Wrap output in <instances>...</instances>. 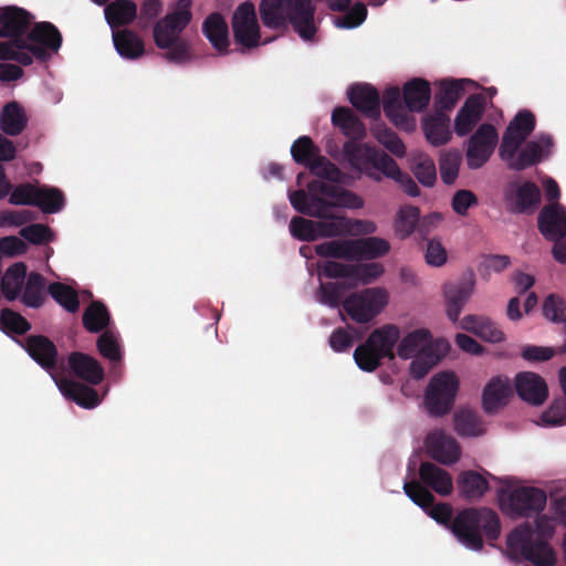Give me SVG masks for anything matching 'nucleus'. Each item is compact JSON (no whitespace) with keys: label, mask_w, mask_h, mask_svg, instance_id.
<instances>
[{"label":"nucleus","mask_w":566,"mask_h":566,"mask_svg":"<svg viewBox=\"0 0 566 566\" xmlns=\"http://www.w3.org/2000/svg\"><path fill=\"white\" fill-rule=\"evenodd\" d=\"M411 359L410 375L416 379L423 378L449 352L450 345L443 338H433L424 327L416 328L400 337V329L394 324L375 329L354 352L357 366L365 371H374L384 359Z\"/></svg>","instance_id":"nucleus-1"},{"label":"nucleus","mask_w":566,"mask_h":566,"mask_svg":"<svg viewBox=\"0 0 566 566\" xmlns=\"http://www.w3.org/2000/svg\"><path fill=\"white\" fill-rule=\"evenodd\" d=\"M29 24L27 11L15 7L0 9V35L11 38L0 41V59L28 65L33 56L44 60L60 49L61 35L51 23H39L22 38Z\"/></svg>","instance_id":"nucleus-2"},{"label":"nucleus","mask_w":566,"mask_h":566,"mask_svg":"<svg viewBox=\"0 0 566 566\" xmlns=\"http://www.w3.org/2000/svg\"><path fill=\"white\" fill-rule=\"evenodd\" d=\"M289 199L296 211L321 219L319 238L345 235V216L334 214V208L355 210L364 207V200L355 192L321 180L311 181L307 192L290 191Z\"/></svg>","instance_id":"nucleus-3"},{"label":"nucleus","mask_w":566,"mask_h":566,"mask_svg":"<svg viewBox=\"0 0 566 566\" xmlns=\"http://www.w3.org/2000/svg\"><path fill=\"white\" fill-rule=\"evenodd\" d=\"M554 533L553 522L546 515L538 516L533 524L525 522L507 534L506 555L534 566H555L557 554L549 543Z\"/></svg>","instance_id":"nucleus-4"},{"label":"nucleus","mask_w":566,"mask_h":566,"mask_svg":"<svg viewBox=\"0 0 566 566\" xmlns=\"http://www.w3.org/2000/svg\"><path fill=\"white\" fill-rule=\"evenodd\" d=\"M535 127V118L527 111L520 112L510 123L502 138L500 148L501 158L515 170L525 169L538 163L549 150L552 140L548 136L527 143L517 155L516 151Z\"/></svg>","instance_id":"nucleus-5"},{"label":"nucleus","mask_w":566,"mask_h":566,"mask_svg":"<svg viewBox=\"0 0 566 566\" xmlns=\"http://www.w3.org/2000/svg\"><path fill=\"white\" fill-rule=\"evenodd\" d=\"M192 0H177L170 11L154 27V41L164 50V57L176 64H184L192 59L190 43L180 36L190 23Z\"/></svg>","instance_id":"nucleus-6"},{"label":"nucleus","mask_w":566,"mask_h":566,"mask_svg":"<svg viewBox=\"0 0 566 566\" xmlns=\"http://www.w3.org/2000/svg\"><path fill=\"white\" fill-rule=\"evenodd\" d=\"M502 525L497 513L488 507H469L453 518L451 532L465 547L480 552L484 541L493 546L501 536Z\"/></svg>","instance_id":"nucleus-7"},{"label":"nucleus","mask_w":566,"mask_h":566,"mask_svg":"<svg viewBox=\"0 0 566 566\" xmlns=\"http://www.w3.org/2000/svg\"><path fill=\"white\" fill-rule=\"evenodd\" d=\"M315 7L311 0H262L260 14L265 27L277 29L290 20L304 41H312L316 33Z\"/></svg>","instance_id":"nucleus-8"},{"label":"nucleus","mask_w":566,"mask_h":566,"mask_svg":"<svg viewBox=\"0 0 566 566\" xmlns=\"http://www.w3.org/2000/svg\"><path fill=\"white\" fill-rule=\"evenodd\" d=\"M492 485L496 488L497 495H545L516 478H496L484 469L463 470L457 476L460 495H484L491 491Z\"/></svg>","instance_id":"nucleus-9"},{"label":"nucleus","mask_w":566,"mask_h":566,"mask_svg":"<svg viewBox=\"0 0 566 566\" xmlns=\"http://www.w3.org/2000/svg\"><path fill=\"white\" fill-rule=\"evenodd\" d=\"M459 387L460 379L454 371L434 374L424 391L423 405L427 412L434 417L448 413L454 405Z\"/></svg>","instance_id":"nucleus-10"},{"label":"nucleus","mask_w":566,"mask_h":566,"mask_svg":"<svg viewBox=\"0 0 566 566\" xmlns=\"http://www.w3.org/2000/svg\"><path fill=\"white\" fill-rule=\"evenodd\" d=\"M389 294L385 289L371 287L350 295L344 301L346 313L358 323H367L388 304Z\"/></svg>","instance_id":"nucleus-11"},{"label":"nucleus","mask_w":566,"mask_h":566,"mask_svg":"<svg viewBox=\"0 0 566 566\" xmlns=\"http://www.w3.org/2000/svg\"><path fill=\"white\" fill-rule=\"evenodd\" d=\"M232 30L235 43L244 49H253L262 43L255 7L252 2L245 1L235 9ZM266 42L263 41V43Z\"/></svg>","instance_id":"nucleus-12"},{"label":"nucleus","mask_w":566,"mask_h":566,"mask_svg":"<svg viewBox=\"0 0 566 566\" xmlns=\"http://www.w3.org/2000/svg\"><path fill=\"white\" fill-rule=\"evenodd\" d=\"M499 142V134L491 124H482L468 142L465 158L470 169H479L488 163Z\"/></svg>","instance_id":"nucleus-13"},{"label":"nucleus","mask_w":566,"mask_h":566,"mask_svg":"<svg viewBox=\"0 0 566 566\" xmlns=\"http://www.w3.org/2000/svg\"><path fill=\"white\" fill-rule=\"evenodd\" d=\"M476 280L472 272L458 281L447 282L442 286V295L448 318L457 323L460 315L474 294Z\"/></svg>","instance_id":"nucleus-14"},{"label":"nucleus","mask_w":566,"mask_h":566,"mask_svg":"<svg viewBox=\"0 0 566 566\" xmlns=\"http://www.w3.org/2000/svg\"><path fill=\"white\" fill-rule=\"evenodd\" d=\"M319 273L327 277H348L357 284H369L385 273L380 263L371 262L357 265H345L334 261H325L318 265Z\"/></svg>","instance_id":"nucleus-15"},{"label":"nucleus","mask_w":566,"mask_h":566,"mask_svg":"<svg viewBox=\"0 0 566 566\" xmlns=\"http://www.w3.org/2000/svg\"><path fill=\"white\" fill-rule=\"evenodd\" d=\"M423 448L432 460L443 465L458 463L462 454L455 438L441 429H433L426 434Z\"/></svg>","instance_id":"nucleus-16"},{"label":"nucleus","mask_w":566,"mask_h":566,"mask_svg":"<svg viewBox=\"0 0 566 566\" xmlns=\"http://www.w3.org/2000/svg\"><path fill=\"white\" fill-rule=\"evenodd\" d=\"M513 396L510 378L503 375L492 377L482 391V407L488 413L504 408Z\"/></svg>","instance_id":"nucleus-17"},{"label":"nucleus","mask_w":566,"mask_h":566,"mask_svg":"<svg viewBox=\"0 0 566 566\" xmlns=\"http://www.w3.org/2000/svg\"><path fill=\"white\" fill-rule=\"evenodd\" d=\"M382 106L386 116L396 127L406 132H412L416 128V119L408 113L406 104H402L398 87H389L385 91Z\"/></svg>","instance_id":"nucleus-18"},{"label":"nucleus","mask_w":566,"mask_h":566,"mask_svg":"<svg viewBox=\"0 0 566 566\" xmlns=\"http://www.w3.org/2000/svg\"><path fill=\"white\" fill-rule=\"evenodd\" d=\"M500 510L510 518L538 516L547 504V497H497Z\"/></svg>","instance_id":"nucleus-19"},{"label":"nucleus","mask_w":566,"mask_h":566,"mask_svg":"<svg viewBox=\"0 0 566 566\" xmlns=\"http://www.w3.org/2000/svg\"><path fill=\"white\" fill-rule=\"evenodd\" d=\"M515 390L524 401L539 406L548 396V388L545 380L532 371H523L515 376Z\"/></svg>","instance_id":"nucleus-20"},{"label":"nucleus","mask_w":566,"mask_h":566,"mask_svg":"<svg viewBox=\"0 0 566 566\" xmlns=\"http://www.w3.org/2000/svg\"><path fill=\"white\" fill-rule=\"evenodd\" d=\"M542 234L551 241H557L566 235V208L553 202L543 208L538 217Z\"/></svg>","instance_id":"nucleus-21"},{"label":"nucleus","mask_w":566,"mask_h":566,"mask_svg":"<svg viewBox=\"0 0 566 566\" xmlns=\"http://www.w3.org/2000/svg\"><path fill=\"white\" fill-rule=\"evenodd\" d=\"M419 478L423 488L436 492L438 495H451L453 491L451 474L432 462L420 464Z\"/></svg>","instance_id":"nucleus-22"},{"label":"nucleus","mask_w":566,"mask_h":566,"mask_svg":"<svg viewBox=\"0 0 566 566\" xmlns=\"http://www.w3.org/2000/svg\"><path fill=\"white\" fill-rule=\"evenodd\" d=\"M483 112L484 98L480 95L470 96L455 116L454 132L457 135H468L480 122Z\"/></svg>","instance_id":"nucleus-23"},{"label":"nucleus","mask_w":566,"mask_h":566,"mask_svg":"<svg viewBox=\"0 0 566 566\" xmlns=\"http://www.w3.org/2000/svg\"><path fill=\"white\" fill-rule=\"evenodd\" d=\"M459 327L475 334L490 343H501L505 339L504 333L489 317L479 315H467L459 321Z\"/></svg>","instance_id":"nucleus-24"},{"label":"nucleus","mask_w":566,"mask_h":566,"mask_svg":"<svg viewBox=\"0 0 566 566\" xmlns=\"http://www.w3.org/2000/svg\"><path fill=\"white\" fill-rule=\"evenodd\" d=\"M52 377L61 394L64 397L75 401L78 406L86 409H92L101 403L102 399L93 388L72 380L57 379L54 376Z\"/></svg>","instance_id":"nucleus-25"},{"label":"nucleus","mask_w":566,"mask_h":566,"mask_svg":"<svg viewBox=\"0 0 566 566\" xmlns=\"http://www.w3.org/2000/svg\"><path fill=\"white\" fill-rule=\"evenodd\" d=\"M403 103L408 113L423 112L429 105L431 98V88L428 81L423 78H412L403 85Z\"/></svg>","instance_id":"nucleus-26"},{"label":"nucleus","mask_w":566,"mask_h":566,"mask_svg":"<svg viewBox=\"0 0 566 566\" xmlns=\"http://www.w3.org/2000/svg\"><path fill=\"white\" fill-rule=\"evenodd\" d=\"M450 119L441 111L427 115L422 119V130L427 140L433 146L447 144L451 138Z\"/></svg>","instance_id":"nucleus-27"},{"label":"nucleus","mask_w":566,"mask_h":566,"mask_svg":"<svg viewBox=\"0 0 566 566\" xmlns=\"http://www.w3.org/2000/svg\"><path fill=\"white\" fill-rule=\"evenodd\" d=\"M390 251L388 240L379 237L353 239V261L374 260Z\"/></svg>","instance_id":"nucleus-28"},{"label":"nucleus","mask_w":566,"mask_h":566,"mask_svg":"<svg viewBox=\"0 0 566 566\" xmlns=\"http://www.w3.org/2000/svg\"><path fill=\"white\" fill-rule=\"evenodd\" d=\"M539 189L533 182L512 185L506 192V199L516 211L535 208L539 202Z\"/></svg>","instance_id":"nucleus-29"},{"label":"nucleus","mask_w":566,"mask_h":566,"mask_svg":"<svg viewBox=\"0 0 566 566\" xmlns=\"http://www.w3.org/2000/svg\"><path fill=\"white\" fill-rule=\"evenodd\" d=\"M348 97L354 107L369 117L379 115V96L370 85H355L348 91Z\"/></svg>","instance_id":"nucleus-30"},{"label":"nucleus","mask_w":566,"mask_h":566,"mask_svg":"<svg viewBox=\"0 0 566 566\" xmlns=\"http://www.w3.org/2000/svg\"><path fill=\"white\" fill-rule=\"evenodd\" d=\"M69 364L77 377L92 385L101 382L104 377V369L99 363L82 353L72 354L69 357Z\"/></svg>","instance_id":"nucleus-31"},{"label":"nucleus","mask_w":566,"mask_h":566,"mask_svg":"<svg viewBox=\"0 0 566 566\" xmlns=\"http://www.w3.org/2000/svg\"><path fill=\"white\" fill-rule=\"evenodd\" d=\"M202 30L212 46L220 53H227L229 46L228 24L219 13L210 14L203 22Z\"/></svg>","instance_id":"nucleus-32"},{"label":"nucleus","mask_w":566,"mask_h":566,"mask_svg":"<svg viewBox=\"0 0 566 566\" xmlns=\"http://www.w3.org/2000/svg\"><path fill=\"white\" fill-rule=\"evenodd\" d=\"M113 42L117 53L128 60H136L145 52L143 40L129 30L113 32Z\"/></svg>","instance_id":"nucleus-33"},{"label":"nucleus","mask_w":566,"mask_h":566,"mask_svg":"<svg viewBox=\"0 0 566 566\" xmlns=\"http://www.w3.org/2000/svg\"><path fill=\"white\" fill-rule=\"evenodd\" d=\"M24 109L15 102L7 104L0 114V128L9 136L19 135L27 126Z\"/></svg>","instance_id":"nucleus-34"},{"label":"nucleus","mask_w":566,"mask_h":566,"mask_svg":"<svg viewBox=\"0 0 566 566\" xmlns=\"http://www.w3.org/2000/svg\"><path fill=\"white\" fill-rule=\"evenodd\" d=\"M332 122L342 129L344 135L352 138L354 142L363 139L366 136L365 126L349 108L339 107L334 109Z\"/></svg>","instance_id":"nucleus-35"},{"label":"nucleus","mask_w":566,"mask_h":566,"mask_svg":"<svg viewBox=\"0 0 566 566\" xmlns=\"http://www.w3.org/2000/svg\"><path fill=\"white\" fill-rule=\"evenodd\" d=\"M378 149L369 144H359L350 140L344 145V154L352 167L361 171L373 166Z\"/></svg>","instance_id":"nucleus-36"},{"label":"nucleus","mask_w":566,"mask_h":566,"mask_svg":"<svg viewBox=\"0 0 566 566\" xmlns=\"http://www.w3.org/2000/svg\"><path fill=\"white\" fill-rule=\"evenodd\" d=\"M29 355L42 367L51 368L56 358V349L52 342L43 336H32L27 340Z\"/></svg>","instance_id":"nucleus-37"},{"label":"nucleus","mask_w":566,"mask_h":566,"mask_svg":"<svg viewBox=\"0 0 566 566\" xmlns=\"http://www.w3.org/2000/svg\"><path fill=\"white\" fill-rule=\"evenodd\" d=\"M104 13L107 23L114 29L130 23L136 18L137 8L129 0H116L105 8Z\"/></svg>","instance_id":"nucleus-38"},{"label":"nucleus","mask_w":566,"mask_h":566,"mask_svg":"<svg viewBox=\"0 0 566 566\" xmlns=\"http://www.w3.org/2000/svg\"><path fill=\"white\" fill-rule=\"evenodd\" d=\"M25 275L27 268L23 263H15L6 271L1 290L8 301H13L20 295Z\"/></svg>","instance_id":"nucleus-39"},{"label":"nucleus","mask_w":566,"mask_h":566,"mask_svg":"<svg viewBox=\"0 0 566 566\" xmlns=\"http://www.w3.org/2000/svg\"><path fill=\"white\" fill-rule=\"evenodd\" d=\"M415 504L420 506L430 517L440 524L449 526L453 522V509L449 503H438L436 497H410Z\"/></svg>","instance_id":"nucleus-40"},{"label":"nucleus","mask_w":566,"mask_h":566,"mask_svg":"<svg viewBox=\"0 0 566 566\" xmlns=\"http://www.w3.org/2000/svg\"><path fill=\"white\" fill-rule=\"evenodd\" d=\"M420 211L413 206H403L397 211L394 222L395 234L399 239H407L418 229Z\"/></svg>","instance_id":"nucleus-41"},{"label":"nucleus","mask_w":566,"mask_h":566,"mask_svg":"<svg viewBox=\"0 0 566 566\" xmlns=\"http://www.w3.org/2000/svg\"><path fill=\"white\" fill-rule=\"evenodd\" d=\"M411 168L420 184L426 187L434 185L437 180L436 165L427 154L420 151L412 153Z\"/></svg>","instance_id":"nucleus-42"},{"label":"nucleus","mask_w":566,"mask_h":566,"mask_svg":"<svg viewBox=\"0 0 566 566\" xmlns=\"http://www.w3.org/2000/svg\"><path fill=\"white\" fill-rule=\"evenodd\" d=\"M454 429L463 437H478L485 432L483 422L471 410H460L454 415Z\"/></svg>","instance_id":"nucleus-43"},{"label":"nucleus","mask_w":566,"mask_h":566,"mask_svg":"<svg viewBox=\"0 0 566 566\" xmlns=\"http://www.w3.org/2000/svg\"><path fill=\"white\" fill-rule=\"evenodd\" d=\"M322 258H334L353 261V239L331 240L315 247Z\"/></svg>","instance_id":"nucleus-44"},{"label":"nucleus","mask_w":566,"mask_h":566,"mask_svg":"<svg viewBox=\"0 0 566 566\" xmlns=\"http://www.w3.org/2000/svg\"><path fill=\"white\" fill-rule=\"evenodd\" d=\"M374 138L394 156L402 158L406 155V146L399 136L384 125H375L371 128Z\"/></svg>","instance_id":"nucleus-45"},{"label":"nucleus","mask_w":566,"mask_h":566,"mask_svg":"<svg viewBox=\"0 0 566 566\" xmlns=\"http://www.w3.org/2000/svg\"><path fill=\"white\" fill-rule=\"evenodd\" d=\"M471 83L469 80H443L440 82V90L437 94V102L442 108H451L460 98L464 85Z\"/></svg>","instance_id":"nucleus-46"},{"label":"nucleus","mask_w":566,"mask_h":566,"mask_svg":"<svg viewBox=\"0 0 566 566\" xmlns=\"http://www.w3.org/2000/svg\"><path fill=\"white\" fill-rule=\"evenodd\" d=\"M10 203L18 206H35L38 196H53L57 197L55 191H39V186L31 184H24L15 187L12 191L10 190Z\"/></svg>","instance_id":"nucleus-47"},{"label":"nucleus","mask_w":566,"mask_h":566,"mask_svg":"<svg viewBox=\"0 0 566 566\" xmlns=\"http://www.w3.org/2000/svg\"><path fill=\"white\" fill-rule=\"evenodd\" d=\"M109 321L106 307L98 302L92 303L83 315V323L87 331L96 333L102 331Z\"/></svg>","instance_id":"nucleus-48"},{"label":"nucleus","mask_w":566,"mask_h":566,"mask_svg":"<svg viewBox=\"0 0 566 566\" xmlns=\"http://www.w3.org/2000/svg\"><path fill=\"white\" fill-rule=\"evenodd\" d=\"M44 280L38 273L28 276L22 301L27 306L39 307L44 300Z\"/></svg>","instance_id":"nucleus-49"},{"label":"nucleus","mask_w":566,"mask_h":566,"mask_svg":"<svg viewBox=\"0 0 566 566\" xmlns=\"http://www.w3.org/2000/svg\"><path fill=\"white\" fill-rule=\"evenodd\" d=\"M306 167L310 168L313 175L327 181L340 182L343 179L340 170L326 157L319 156L318 154Z\"/></svg>","instance_id":"nucleus-50"},{"label":"nucleus","mask_w":566,"mask_h":566,"mask_svg":"<svg viewBox=\"0 0 566 566\" xmlns=\"http://www.w3.org/2000/svg\"><path fill=\"white\" fill-rule=\"evenodd\" d=\"M318 221L294 217L290 222L292 237L301 241H314L319 238Z\"/></svg>","instance_id":"nucleus-51"},{"label":"nucleus","mask_w":566,"mask_h":566,"mask_svg":"<svg viewBox=\"0 0 566 566\" xmlns=\"http://www.w3.org/2000/svg\"><path fill=\"white\" fill-rule=\"evenodd\" d=\"M462 156L458 150L444 153L440 158V175L446 185H452L459 175Z\"/></svg>","instance_id":"nucleus-52"},{"label":"nucleus","mask_w":566,"mask_h":566,"mask_svg":"<svg viewBox=\"0 0 566 566\" xmlns=\"http://www.w3.org/2000/svg\"><path fill=\"white\" fill-rule=\"evenodd\" d=\"M52 297L69 312H75L78 308L76 292L62 283H54L49 286Z\"/></svg>","instance_id":"nucleus-53"},{"label":"nucleus","mask_w":566,"mask_h":566,"mask_svg":"<svg viewBox=\"0 0 566 566\" xmlns=\"http://www.w3.org/2000/svg\"><path fill=\"white\" fill-rule=\"evenodd\" d=\"M291 154L296 163L307 166V164L317 156L318 149L310 137L302 136L292 145Z\"/></svg>","instance_id":"nucleus-54"},{"label":"nucleus","mask_w":566,"mask_h":566,"mask_svg":"<svg viewBox=\"0 0 566 566\" xmlns=\"http://www.w3.org/2000/svg\"><path fill=\"white\" fill-rule=\"evenodd\" d=\"M543 427H559L566 423V402L563 400L554 401L536 421Z\"/></svg>","instance_id":"nucleus-55"},{"label":"nucleus","mask_w":566,"mask_h":566,"mask_svg":"<svg viewBox=\"0 0 566 566\" xmlns=\"http://www.w3.org/2000/svg\"><path fill=\"white\" fill-rule=\"evenodd\" d=\"M99 353L111 361H117L122 358L118 336L109 331L104 332L97 340Z\"/></svg>","instance_id":"nucleus-56"},{"label":"nucleus","mask_w":566,"mask_h":566,"mask_svg":"<svg viewBox=\"0 0 566 566\" xmlns=\"http://www.w3.org/2000/svg\"><path fill=\"white\" fill-rule=\"evenodd\" d=\"M427 264L433 268H441L448 261V252L439 239H430L427 243L424 252Z\"/></svg>","instance_id":"nucleus-57"},{"label":"nucleus","mask_w":566,"mask_h":566,"mask_svg":"<svg viewBox=\"0 0 566 566\" xmlns=\"http://www.w3.org/2000/svg\"><path fill=\"white\" fill-rule=\"evenodd\" d=\"M20 235L33 244H41L53 241L54 234L51 229L41 223L27 226L20 230Z\"/></svg>","instance_id":"nucleus-58"},{"label":"nucleus","mask_w":566,"mask_h":566,"mask_svg":"<svg viewBox=\"0 0 566 566\" xmlns=\"http://www.w3.org/2000/svg\"><path fill=\"white\" fill-rule=\"evenodd\" d=\"M367 17V9L363 3H356L349 12L334 20V24L339 29H353L360 25Z\"/></svg>","instance_id":"nucleus-59"},{"label":"nucleus","mask_w":566,"mask_h":566,"mask_svg":"<svg viewBox=\"0 0 566 566\" xmlns=\"http://www.w3.org/2000/svg\"><path fill=\"white\" fill-rule=\"evenodd\" d=\"M39 191H55L57 197L51 196H38L35 206H38L45 213H55L59 212L64 206V197L63 193L56 189L46 186H39Z\"/></svg>","instance_id":"nucleus-60"},{"label":"nucleus","mask_w":566,"mask_h":566,"mask_svg":"<svg viewBox=\"0 0 566 566\" xmlns=\"http://www.w3.org/2000/svg\"><path fill=\"white\" fill-rule=\"evenodd\" d=\"M373 167L387 178L395 181L400 179L403 174L390 156L385 153H380L379 150L377 151Z\"/></svg>","instance_id":"nucleus-61"},{"label":"nucleus","mask_w":566,"mask_h":566,"mask_svg":"<svg viewBox=\"0 0 566 566\" xmlns=\"http://www.w3.org/2000/svg\"><path fill=\"white\" fill-rule=\"evenodd\" d=\"M543 314L553 322H563L566 319V304L559 296L549 295L544 301Z\"/></svg>","instance_id":"nucleus-62"},{"label":"nucleus","mask_w":566,"mask_h":566,"mask_svg":"<svg viewBox=\"0 0 566 566\" xmlns=\"http://www.w3.org/2000/svg\"><path fill=\"white\" fill-rule=\"evenodd\" d=\"M451 205L457 214L467 216L469 209L478 205V198L470 190H459L453 195Z\"/></svg>","instance_id":"nucleus-63"},{"label":"nucleus","mask_w":566,"mask_h":566,"mask_svg":"<svg viewBox=\"0 0 566 566\" xmlns=\"http://www.w3.org/2000/svg\"><path fill=\"white\" fill-rule=\"evenodd\" d=\"M344 291L337 283L321 284L318 292V302L331 307H337Z\"/></svg>","instance_id":"nucleus-64"}]
</instances>
